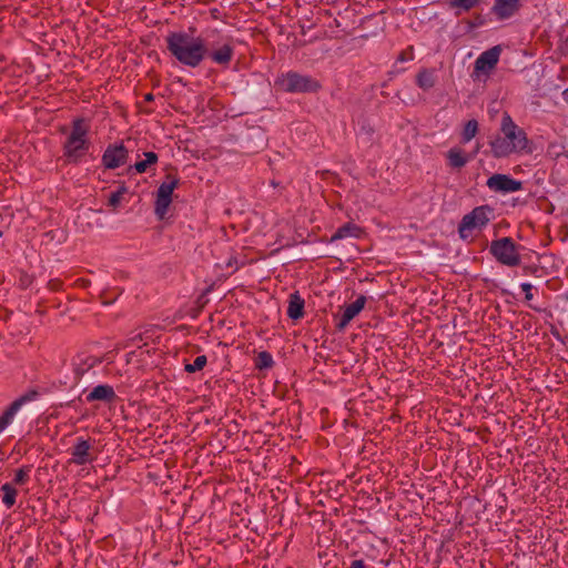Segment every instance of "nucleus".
Instances as JSON below:
<instances>
[{
    "instance_id": "f3484780",
    "label": "nucleus",
    "mask_w": 568,
    "mask_h": 568,
    "mask_svg": "<svg viewBox=\"0 0 568 568\" xmlns=\"http://www.w3.org/2000/svg\"><path fill=\"white\" fill-rule=\"evenodd\" d=\"M304 300L297 294H291L287 307V315L292 320H298L303 316Z\"/></svg>"
},
{
    "instance_id": "7c9ffc66",
    "label": "nucleus",
    "mask_w": 568,
    "mask_h": 568,
    "mask_svg": "<svg viewBox=\"0 0 568 568\" xmlns=\"http://www.w3.org/2000/svg\"><path fill=\"white\" fill-rule=\"evenodd\" d=\"M146 99H148V100H151V99H152V95H151V94H148V95H146Z\"/></svg>"
},
{
    "instance_id": "c85d7f7f",
    "label": "nucleus",
    "mask_w": 568,
    "mask_h": 568,
    "mask_svg": "<svg viewBox=\"0 0 568 568\" xmlns=\"http://www.w3.org/2000/svg\"><path fill=\"white\" fill-rule=\"evenodd\" d=\"M520 287L525 292V300L530 302L534 298V294L531 293L532 285L530 283H523Z\"/></svg>"
},
{
    "instance_id": "6ab92c4d",
    "label": "nucleus",
    "mask_w": 568,
    "mask_h": 568,
    "mask_svg": "<svg viewBox=\"0 0 568 568\" xmlns=\"http://www.w3.org/2000/svg\"><path fill=\"white\" fill-rule=\"evenodd\" d=\"M359 229L356 225L347 223L337 229V231L332 235V241H337L346 237H357Z\"/></svg>"
},
{
    "instance_id": "bb28decb",
    "label": "nucleus",
    "mask_w": 568,
    "mask_h": 568,
    "mask_svg": "<svg viewBox=\"0 0 568 568\" xmlns=\"http://www.w3.org/2000/svg\"><path fill=\"white\" fill-rule=\"evenodd\" d=\"M273 364V358L272 356L266 353V352H262L258 354V357H257V367L260 368H267V367H271Z\"/></svg>"
},
{
    "instance_id": "39448f33",
    "label": "nucleus",
    "mask_w": 568,
    "mask_h": 568,
    "mask_svg": "<svg viewBox=\"0 0 568 568\" xmlns=\"http://www.w3.org/2000/svg\"><path fill=\"white\" fill-rule=\"evenodd\" d=\"M275 87L284 92L305 93L317 91L320 89V83L308 75L291 71L277 77L275 80Z\"/></svg>"
},
{
    "instance_id": "423d86ee",
    "label": "nucleus",
    "mask_w": 568,
    "mask_h": 568,
    "mask_svg": "<svg viewBox=\"0 0 568 568\" xmlns=\"http://www.w3.org/2000/svg\"><path fill=\"white\" fill-rule=\"evenodd\" d=\"M519 246L510 237H501L491 242L489 251L503 265L517 266L520 263Z\"/></svg>"
},
{
    "instance_id": "a878e982",
    "label": "nucleus",
    "mask_w": 568,
    "mask_h": 568,
    "mask_svg": "<svg viewBox=\"0 0 568 568\" xmlns=\"http://www.w3.org/2000/svg\"><path fill=\"white\" fill-rule=\"evenodd\" d=\"M477 3L478 0H450L452 7L463 9L464 11L474 8Z\"/></svg>"
},
{
    "instance_id": "ddd939ff",
    "label": "nucleus",
    "mask_w": 568,
    "mask_h": 568,
    "mask_svg": "<svg viewBox=\"0 0 568 568\" xmlns=\"http://www.w3.org/2000/svg\"><path fill=\"white\" fill-rule=\"evenodd\" d=\"M234 48L229 42H219L216 45H213L211 50H207V55L211 60L220 65H229L231 60L233 59Z\"/></svg>"
},
{
    "instance_id": "5701e85b",
    "label": "nucleus",
    "mask_w": 568,
    "mask_h": 568,
    "mask_svg": "<svg viewBox=\"0 0 568 568\" xmlns=\"http://www.w3.org/2000/svg\"><path fill=\"white\" fill-rule=\"evenodd\" d=\"M478 131V122L476 120H469L462 132V142L468 143L471 139L475 138Z\"/></svg>"
},
{
    "instance_id": "0eeeda50",
    "label": "nucleus",
    "mask_w": 568,
    "mask_h": 568,
    "mask_svg": "<svg viewBox=\"0 0 568 568\" xmlns=\"http://www.w3.org/2000/svg\"><path fill=\"white\" fill-rule=\"evenodd\" d=\"M178 183L179 180L176 178L168 175L166 181H164L158 189L155 213L161 219H163L168 212V209L172 201L173 191L176 187Z\"/></svg>"
},
{
    "instance_id": "4be33fe9",
    "label": "nucleus",
    "mask_w": 568,
    "mask_h": 568,
    "mask_svg": "<svg viewBox=\"0 0 568 568\" xmlns=\"http://www.w3.org/2000/svg\"><path fill=\"white\" fill-rule=\"evenodd\" d=\"M143 155L145 159L134 164V169L139 173H144L150 165L158 162V155L154 152H145Z\"/></svg>"
},
{
    "instance_id": "f03ea898",
    "label": "nucleus",
    "mask_w": 568,
    "mask_h": 568,
    "mask_svg": "<svg viewBox=\"0 0 568 568\" xmlns=\"http://www.w3.org/2000/svg\"><path fill=\"white\" fill-rule=\"evenodd\" d=\"M489 144L493 155L497 159L507 158L514 153L530 152L525 131L507 113L501 118L500 133Z\"/></svg>"
},
{
    "instance_id": "9d476101",
    "label": "nucleus",
    "mask_w": 568,
    "mask_h": 568,
    "mask_svg": "<svg viewBox=\"0 0 568 568\" xmlns=\"http://www.w3.org/2000/svg\"><path fill=\"white\" fill-rule=\"evenodd\" d=\"M501 53L500 47L496 45L484 51L475 61V73L488 75L499 61Z\"/></svg>"
},
{
    "instance_id": "cd10ccee",
    "label": "nucleus",
    "mask_w": 568,
    "mask_h": 568,
    "mask_svg": "<svg viewBox=\"0 0 568 568\" xmlns=\"http://www.w3.org/2000/svg\"><path fill=\"white\" fill-rule=\"evenodd\" d=\"M123 191H116L110 194L108 203L112 207H116L122 200Z\"/></svg>"
},
{
    "instance_id": "9b49d317",
    "label": "nucleus",
    "mask_w": 568,
    "mask_h": 568,
    "mask_svg": "<svg viewBox=\"0 0 568 568\" xmlns=\"http://www.w3.org/2000/svg\"><path fill=\"white\" fill-rule=\"evenodd\" d=\"M70 452V463L75 465L90 464L95 459L90 440L84 439L83 437L77 438L75 444L72 446Z\"/></svg>"
},
{
    "instance_id": "20e7f679",
    "label": "nucleus",
    "mask_w": 568,
    "mask_h": 568,
    "mask_svg": "<svg viewBox=\"0 0 568 568\" xmlns=\"http://www.w3.org/2000/svg\"><path fill=\"white\" fill-rule=\"evenodd\" d=\"M493 209L488 205L475 207L471 212L464 215L459 225L458 234L462 240H473L477 232H480L491 220Z\"/></svg>"
},
{
    "instance_id": "f257e3e1",
    "label": "nucleus",
    "mask_w": 568,
    "mask_h": 568,
    "mask_svg": "<svg viewBox=\"0 0 568 568\" xmlns=\"http://www.w3.org/2000/svg\"><path fill=\"white\" fill-rule=\"evenodd\" d=\"M168 50L181 64L199 67L207 57V47L201 37L192 32L178 31L166 37Z\"/></svg>"
},
{
    "instance_id": "c756f323",
    "label": "nucleus",
    "mask_w": 568,
    "mask_h": 568,
    "mask_svg": "<svg viewBox=\"0 0 568 568\" xmlns=\"http://www.w3.org/2000/svg\"><path fill=\"white\" fill-rule=\"evenodd\" d=\"M562 99L568 103V88L562 92Z\"/></svg>"
},
{
    "instance_id": "412c9836",
    "label": "nucleus",
    "mask_w": 568,
    "mask_h": 568,
    "mask_svg": "<svg viewBox=\"0 0 568 568\" xmlns=\"http://www.w3.org/2000/svg\"><path fill=\"white\" fill-rule=\"evenodd\" d=\"M2 491V503L8 507L11 508L16 504V497H17V489L13 487L12 484L6 483L1 486Z\"/></svg>"
},
{
    "instance_id": "dca6fc26",
    "label": "nucleus",
    "mask_w": 568,
    "mask_h": 568,
    "mask_svg": "<svg viewBox=\"0 0 568 568\" xmlns=\"http://www.w3.org/2000/svg\"><path fill=\"white\" fill-rule=\"evenodd\" d=\"M115 397L113 388L109 385H98L87 396L88 402L104 400L109 402Z\"/></svg>"
},
{
    "instance_id": "2eb2a0df",
    "label": "nucleus",
    "mask_w": 568,
    "mask_h": 568,
    "mask_svg": "<svg viewBox=\"0 0 568 568\" xmlns=\"http://www.w3.org/2000/svg\"><path fill=\"white\" fill-rule=\"evenodd\" d=\"M365 303H366V297L359 296V297H357V300L355 302L347 305L344 308V312L337 323V328L339 331L345 329V327L349 324V322L362 312V310L365 306Z\"/></svg>"
},
{
    "instance_id": "4468645a",
    "label": "nucleus",
    "mask_w": 568,
    "mask_h": 568,
    "mask_svg": "<svg viewBox=\"0 0 568 568\" xmlns=\"http://www.w3.org/2000/svg\"><path fill=\"white\" fill-rule=\"evenodd\" d=\"M520 7L519 0H495L491 12L499 19L511 18Z\"/></svg>"
},
{
    "instance_id": "f8f14e48",
    "label": "nucleus",
    "mask_w": 568,
    "mask_h": 568,
    "mask_svg": "<svg viewBox=\"0 0 568 568\" xmlns=\"http://www.w3.org/2000/svg\"><path fill=\"white\" fill-rule=\"evenodd\" d=\"M128 150L123 144L109 146L102 156V162L106 169H116L126 163Z\"/></svg>"
},
{
    "instance_id": "7ed1b4c3",
    "label": "nucleus",
    "mask_w": 568,
    "mask_h": 568,
    "mask_svg": "<svg viewBox=\"0 0 568 568\" xmlns=\"http://www.w3.org/2000/svg\"><path fill=\"white\" fill-rule=\"evenodd\" d=\"M89 126L82 119L73 121L70 133L63 143V155L70 163H78L90 148L88 139Z\"/></svg>"
},
{
    "instance_id": "6e6552de",
    "label": "nucleus",
    "mask_w": 568,
    "mask_h": 568,
    "mask_svg": "<svg viewBox=\"0 0 568 568\" xmlns=\"http://www.w3.org/2000/svg\"><path fill=\"white\" fill-rule=\"evenodd\" d=\"M39 393L34 389H31L17 398L12 404L3 412L0 416V433H2L14 419V416L20 410V408L34 399L38 398Z\"/></svg>"
},
{
    "instance_id": "393cba45",
    "label": "nucleus",
    "mask_w": 568,
    "mask_h": 568,
    "mask_svg": "<svg viewBox=\"0 0 568 568\" xmlns=\"http://www.w3.org/2000/svg\"><path fill=\"white\" fill-rule=\"evenodd\" d=\"M29 473H30V467H22V468L18 469L14 474L13 484L14 485L26 484L29 479Z\"/></svg>"
},
{
    "instance_id": "b1692460",
    "label": "nucleus",
    "mask_w": 568,
    "mask_h": 568,
    "mask_svg": "<svg viewBox=\"0 0 568 568\" xmlns=\"http://www.w3.org/2000/svg\"><path fill=\"white\" fill-rule=\"evenodd\" d=\"M206 362H207L206 356L200 355L194 359V362L192 364L185 365V371L187 373L199 372V371L203 369V367L206 365Z\"/></svg>"
},
{
    "instance_id": "aec40b11",
    "label": "nucleus",
    "mask_w": 568,
    "mask_h": 568,
    "mask_svg": "<svg viewBox=\"0 0 568 568\" xmlns=\"http://www.w3.org/2000/svg\"><path fill=\"white\" fill-rule=\"evenodd\" d=\"M436 77L433 71L424 70L417 75V84L423 90H429L435 85Z\"/></svg>"
},
{
    "instance_id": "a211bd4d",
    "label": "nucleus",
    "mask_w": 568,
    "mask_h": 568,
    "mask_svg": "<svg viewBox=\"0 0 568 568\" xmlns=\"http://www.w3.org/2000/svg\"><path fill=\"white\" fill-rule=\"evenodd\" d=\"M471 156L466 155L460 149L453 148L447 153L449 165L455 169H460L467 164Z\"/></svg>"
},
{
    "instance_id": "1a4fd4ad",
    "label": "nucleus",
    "mask_w": 568,
    "mask_h": 568,
    "mask_svg": "<svg viewBox=\"0 0 568 568\" xmlns=\"http://www.w3.org/2000/svg\"><path fill=\"white\" fill-rule=\"evenodd\" d=\"M490 191L497 193H514L521 190L523 184L520 181L510 178L507 174H493L486 182Z\"/></svg>"
}]
</instances>
